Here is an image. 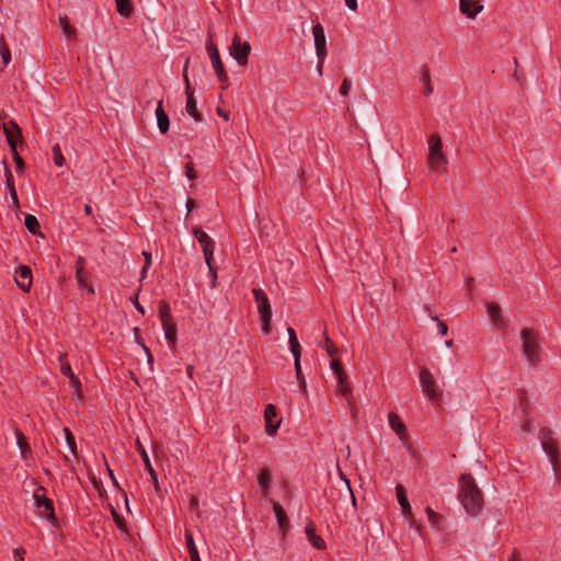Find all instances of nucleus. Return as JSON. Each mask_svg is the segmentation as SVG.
<instances>
[{
    "mask_svg": "<svg viewBox=\"0 0 561 561\" xmlns=\"http://www.w3.org/2000/svg\"><path fill=\"white\" fill-rule=\"evenodd\" d=\"M294 356V364H295V370L297 378H304L302 371H301V365H300V353L293 354Z\"/></svg>",
    "mask_w": 561,
    "mask_h": 561,
    "instance_id": "obj_42",
    "label": "nucleus"
},
{
    "mask_svg": "<svg viewBox=\"0 0 561 561\" xmlns=\"http://www.w3.org/2000/svg\"><path fill=\"white\" fill-rule=\"evenodd\" d=\"M25 226L28 229V231L32 232L33 234H36L39 228L38 220L33 215L25 216Z\"/></svg>",
    "mask_w": 561,
    "mask_h": 561,
    "instance_id": "obj_33",
    "label": "nucleus"
},
{
    "mask_svg": "<svg viewBox=\"0 0 561 561\" xmlns=\"http://www.w3.org/2000/svg\"><path fill=\"white\" fill-rule=\"evenodd\" d=\"M325 59H318L317 72L319 76L322 75L323 64Z\"/></svg>",
    "mask_w": 561,
    "mask_h": 561,
    "instance_id": "obj_55",
    "label": "nucleus"
},
{
    "mask_svg": "<svg viewBox=\"0 0 561 561\" xmlns=\"http://www.w3.org/2000/svg\"><path fill=\"white\" fill-rule=\"evenodd\" d=\"M12 154H13V159L16 164L18 171L19 172L23 171L25 168V163H24L23 159L20 157V154L18 153V150L15 149V152H12Z\"/></svg>",
    "mask_w": 561,
    "mask_h": 561,
    "instance_id": "obj_44",
    "label": "nucleus"
},
{
    "mask_svg": "<svg viewBox=\"0 0 561 561\" xmlns=\"http://www.w3.org/2000/svg\"><path fill=\"white\" fill-rule=\"evenodd\" d=\"M346 489H347V492L350 493V496L352 499V503L355 506L356 505V499H355V496H354V494H353V492H352V490L350 488L348 481H346Z\"/></svg>",
    "mask_w": 561,
    "mask_h": 561,
    "instance_id": "obj_56",
    "label": "nucleus"
},
{
    "mask_svg": "<svg viewBox=\"0 0 561 561\" xmlns=\"http://www.w3.org/2000/svg\"><path fill=\"white\" fill-rule=\"evenodd\" d=\"M9 192H10V197L12 199L13 206L19 207V198H18L16 190L12 188V190H9Z\"/></svg>",
    "mask_w": 561,
    "mask_h": 561,
    "instance_id": "obj_51",
    "label": "nucleus"
},
{
    "mask_svg": "<svg viewBox=\"0 0 561 561\" xmlns=\"http://www.w3.org/2000/svg\"><path fill=\"white\" fill-rule=\"evenodd\" d=\"M193 232L199 244L203 247V251L215 248L214 240L205 231L199 228H195Z\"/></svg>",
    "mask_w": 561,
    "mask_h": 561,
    "instance_id": "obj_22",
    "label": "nucleus"
},
{
    "mask_svg": "<svg viewBox=\"0 0 561 561\" xmlns=\"http://www.w3.org/2000/svg\"><path fill=\"white\" fill-rule=\"evenodd\" d=\"M62 432L65 433V438L67 442V445L69 447V450L76 456L77 455V445L73 435L68 428H64Z\"/></svg>",
    "mask_w": 561,
    "mask_h": 561,
    "instance_id": "obj_36",
    "label": "nucleus"
},
{
    "mask_svg": "<svg viewBox=\"0 0 561 561\" xmlns=\"http://www.w3.org/2000/svg\"><path fill=\"white\" fill-rule=\"evenodd\" d=\"M519 404H520V407H522L523 409H525V408H526V398H525V396H524V394H522V396L519 397Z\"/></svg>",
    "mask_w": 561,
    "mask_h": 561,
    "instance_id": "obj_60",
    "label": "nucleus"
},
{
    "mask_svg": "<svg viewBox=\"0 0 561 561\" xmlns=\"http://www.w3.org/2000/svg\"><path fill=\"white\" fill-rule=\"evenodd\" d=\"M402 508V514L408 519L411 527H415V529L421 534V525L416 524V520L412 514L411 505L410 503H403L400 505Z\"/></svg>",
    "mask_w": 561,
    "mask_h": 561,
    "instance_id": "obj_25",
    "label": "nucleus"
},
{
    "mask_svg": "<svg viewBox=\"0 0 561 561\" xmlns=\"http://www.w3.org/2000/svg\"><path fill=\"white\" fill-rule=\"evenodd\" d=\"M396 490H397V497H398L399 504L401 505L403 503H408L409 501L407 499V494H405L404 488L399 484V485H397Z\"/></svg>",
    "mask_w": 561,
    "mask_h": 561,
    "instance_id": "obj_41",
    "label": "nucleus"
},
{
    "mask_svg": "<svg viewBox=\"0 0 561 561\" xmlns=\"http://www.w3.org/2000/svg\"><path fill=\"white\" fill-rule=\"evenodd\" d=\"M305 531H306L309 542L314 548L320 549V550L325 548L324 540L316 534V526L312 520H308Z\"/></svg>",
    "mask_w": 561,
    "mask_h": 561,
    "instance_id": "obj_19",
    "label": "nucleus"
},
{
    "mask_svg": "<svg viewBox=\"0 0 561 561\" xmlns=\"http://www.w3.org/2000/svg\"><path fill=\"white\" fill-rule=\"evenodd\" d=\"M69 381H70L71 388L73 389V393L80 398L81 397V393H80L81 383H80L79 378L76 377L73 374L69 377Z\"/></svg>",
    "mask_w": 561,
    "mask_h": 561,
    "instance_id": "obj_38",
    "label": "nucleus"
},
{
    "mask_svg": "<svg viewBox=\"0 0 561 561\" xmlns=\"http://www.w3.org/2000/svg\"><path fill=\"white\" fill-rule=\"evenodd\" d=\"M287 333H288V337H289V345H290L291 354L300 353V345H299V342L297 340L294 329L288 328Z\"/></svg>",
    "mask_w": 561,
    "mask_h": 561,
    "instance_id": "obj_32",
    "label": "nucleus"
},
{
    "mask_svg": "<svg viewBox=\"0 0 561 561\" xmlns=\"http://www.w3.org/2000/svg\"><path fill=\"white\" fill-rule=\"evenodd\" d=\"M299 387L302 391L306 390V387H307V383H306V380H305V377L304 378H299Z\"/></svg>",
    "mask_w": 561,
    "mask_h": 561,
    "instance_id": "obj_59",
    "label": "nucleus"
},
{
    "mask_svg": "<svg viewBox=\"0 0 561 561\" xmlns=\"http://www.w3.org/2000/svg\"><path fill=\"white\" fill-rule=\"evenodd\" d=\"M0 55H1L3 65H5V66L9 65V62L11 61V51L4 41L3 35L0 37Z\"/></svg>",
    "mask_w": 561,
    "mask_h": 561,
    "instance_id": "obj_29",
    "label": "nucleus"
},
{
    "mask_svg": "<svg viewBox=\"0 0 561 561\" xmlns=\"http://www.w3.org/2000/svg\"><path fill=\"white\" fill-rule=\"evenodd\" d=\"M186 176L190 179V180H194L196 178V173L195 171L193 170L192 167L190 165H186Z\"/></svg>",
    "mask_w": 561,
    "mask_h": 561,
    "instance_id": "obj_54",
    "label": "nucleus"
},
{
    "mask_svg": "<svg viewBox=\"0 0 561 561\" xmlns=\"http://www.w3.org/2000/svg\"><path fill=\"white\" fill-rule=\"evenodd\" d=\"M76 279L80 288H87L89 294L94 293L93 287L88 284L87 272L83 270L82 266L77 267Z\"/></svg>",
    "mask_w": 561,
    "mask_h": 561,
    "instance_id": "obj_23",
    "label": "nucleus"
},
{
    "mask_svg": "<svg viewBox=\"0 0 561 561\" xmlns=\"http://www.w3.org/2000/svg\"><path fill=\"white\" fill-rule=\"evenodd\" d=\"M274 512L278 522V525L282 529H285L287 526V517L284 508L278 504L274 503Z\"/></svg>",
    "mask_w": 561,
    "mask_h": 561,
    "instance_id": "obj_28",
    "label": "nucleus"
},
{
    "mask_svg": "<svg viewBox=\"0 0 561 561\" xmlns=\"http://www.w3.org/2000/svg\"><path fill=\"white\" fill-rule=\"evenodd\" d=\"M156 115H157V123H158L159 130L162 134L167 133L169 130V117L165 114V112L163 111L161 101L158 103V107L156 110Z\"/></svg>",
    "mask_w": 561,
    "mask_h": 561,
    "instance_id": "obj_21",
    "label": "nucleus"
},
{
    "mask_svg": "<svg viewBox=\"0 0 561 561\" xmlns=\"http://www.w3.org/2000/svg\"><path fill=\"white\" fill-rule=\"evenodd\" d=\"M44 488L39 486L34 492L33 497L37 510V515L47 520L55 519L53 502L45 496Z\"/></svg>",
    "mask_w": 561,
    "mask_h": 561,
    "instance_id": "obj_6",
    "label": "nucleus"
},
{
    "mask_svg": "<svg viewBox=\"0 0 561 561\" xmlns=\"http://www.w3.org/2000/svg\"><path fill=\"white\" fill-rule=\"evenodd\" d=\"M253 296L257 306V311L263 322L262 330L265 334H267L270 333V322L272 319V308L270 300L265 291L261 288H254Z\"/></svg>",
    "mask_w": 561,
    "mask_h": 561,
    "instance_id": "obj_5",
    "label": "nucleus"
},
{
    "mask_svg": "<svg viewBox=\"0 0 561 561\" xmlns=\"http://www.w3.org/2000/svg\"><path fill=\"white\" fill-rule=\"evenodd\" d=\"M137 450L139 451L140 456L142 458V461H144V463L146 466L147 471L149 472V474L151 477V480H152V482L154 484L156 490L159 491V482H158L157 472L152 468L150 459H149V456H148L145 447L139 442V439L137 440Z\"/></svg>",
    "mask_w": 561,
    "mask_h": 561,
    "instance_id": "obj_18",
    "label": "nucleus"
},
{
    "mask_svg": "<svg viewBox=\"0 0 561 561\" xmlns=\"http://www.w3.org/2000/svg\"><path fill=\"white\" fill-rule=\"evenodd\" d=\"M352 88V81L348 78H345L342 82V85L340 88V93L342 95H347L350 90Z\"/></svg>",
    "mask_w": 561,
    "mask_h": 561,
    "instance_id": "obj_46",
    "label": "nucleus"
},
{
    "mask_svg": "<svg viewBox=\"0 0 561 561\" xmlns=\"http://www.w3.org/2000/svg\"><path fill=\"white\" fill-rule=\"evenodd\" d=\"M250 50V44L247 42H241L240 37L234 35L233 41L229 46V54L237 60L240 66L247 65Z\"/></svg>",
    "mask_w": 561,
    "mask_h": 561,
    "instance_id": "obj_8",
    "label": "nucleus"
},
{
    "mask_svg": "<svg viewBox=\"0 0 561 561\" xmlns=\"http://www.w3.org/2000/svg\"><path fill=\"white\" fill-rule=\"evenodd\" d=\"M488 314L493 322V324L497 329H504L506 325V317L503 313V310L499 305L495 302H488L486 304Z\"/></svg>",
    "mask_w": 561,
    "mask_h": 561,
    "instance_id": "obj_14",
    "label": "nucleus"
},
{
    "mask_svg": "<svg viewBox=\"0 0 561 561\" xmlns=\"http://www.w3.org/2000/svg\"><path fill=\"white\" fill-rule=\"evenodd\" d=\"M522 431H525V432H528L530 430V424L529 422H524V424L522 425Z\"/></svg>",
    "mask_w": 561,
    "mask_h": 561,
    "instance_id": "obj_62",
    "label": "nucleus"
},
{
    "mask_svg": "<svg viewBox=\"0 0 561 561\" xmlns=\"http://www.w3.org/2000/svg\"><path fill=\"white\" fill-rule=\"evenodd\" d=\"M135 307H136V308H137V310H139L141 313H145V309H144V307H142L138 301H136V302H135Z\"/></svg>",
    "mask_w": 561,
    "mask_h": 561,
    "instance_id": "obj_64",
    "label": "nucleus"
},
{
    "mask_svg": "<svg viewBox=\"0 0 561 561\" xmlns=\"http://www.w3.org/2000/svg\"><path fill=\"white\" fill-rule=\"evenodd\" d=\"M54 160L57 165H62L64 163V157L58 147L54 148Z\"/></svg>",
    "mask_w": 561,
    "mask_h": 561,
    "instance_id": "obj_47",
    "label": "nucleus"
},
{
    "mask_svg": "<svg viewBox=\"0 0 561 561\" xmlns=\"http://www.w3.org/2000/svg\"><path fill=\"white\" fill-rule=\"evenodd\" d=\"M330 367H331V369L333 370V373H334V375L336 377L339 392L342 396L348 398L351 396V389H350L348 386L345 385V382L347 380V376L344 373V370H343V368L341 366V363L337 359H332L331 364H330Z\"/></svg>",
    "mask_w": 561,
    "mask_h": 561,
    "instance_id": "obj_12",
    "label": "nucleus"
},
{
    "mask_svg": "<svg viewBox=\"0 0 561 561\" xmlns=\"http://www.w3.org/2000/svg\"><path fill=\"white\" fill-rule=\"evenodd\" d=\"M115 2H116L117 12L121 15L128 18L131 14L133 5L129 0H115Z\"/></svg>",
    "mask_w": 561,
    "mask_h": 561,
    "instance_id": "obj_27",
    "label": "nucleus"
},
{
    "mask_svg": "<svg viewBox=\"0 0 561 561\" xmlns=\"http://www.w3.org/2000/svg\"><path fill=\"white\" fill-rule=\"evenodd\" d=\"M160 319L162 323H168L171 320L170 307L168 304L161 301L159 307Z\"/></svg>",
    "mask_w": 561,
    "mask_h": 561,
    "instance_id": "obj_35",
    "label": "nucleus"
},
{
    "mask_svg": "<svg viewBox=\"0 0 561 561\" xmlns=\"http://www.w3.org/2000/svg\"><path fill=\"white\" fill-rule=\"evenodd\" d=\"M323 347L327 350V352L329 353V355L331 357L334 356L336 350L332 346V344H331V342H330V340L328 337L325 340V344L323 345Z\"/></svg>",
    "mask_w": 561,
    "mask_h": 561,
    "instance_id": "obj_50",
    "label": "nucleus"
},
{
    "mask_svg": "<svg viewBox=\"0 0 561 561\" xmlns=\"http://www.w3.org/2000/svg\"><path fill=\"white\" fill-rule=\"evenodd\" d=\"M522 350L525 359L535 365L540 360V345L538 335L530 329H523L520 332Z\"/></svg>",
    "mask_w": 561,
    "mask_h": 561,
    "instance_id": "obj_3",
    "label": "nucleus"
},
{
    "mask_svg": "<svg viewBox=\"0 0 561 561\" xmlns=\"http://www.w3.org/2000/svg\"><path fill=\"white\" fill-rule=\"evenodd\" d=\"M217 113H218V115H220L221 117H224L226 121H228V119H229V115H228L227 113L222 112V111H221V108H218V110H217Z\"/></svg>",
    "mask_w": 561,
    "mask_h": 561,
    "instance_id": "obj_61",
    "label": "nucleus"
},
{
    "mask_svg": "<svg viewBox=\"0 0 561 561\" xmlns=\"http://www.w3.org/2000/svg\"><path fill=\"white\" fill-rule=\"evenodd\" d=\"M190 558L191 561H201L196 547H191Z\"/></svg>",
    "mask_w": 561,
    "mask_h": 561,
    "instance_id": "obj_52",
    "label": "nucleus"
},
{
    "mask_svg": "<svg viewBox=\"0 0 561 561\" xmlns=\"http://www.w3.org/2000/svg\"><path fill=\"white\" fill-rule=\"evenodd\" d=\"M421 80L424 84V93L431 95L433 93V87L431 84L430 69L425 66L421 69Z\"/></svg>",
    "mask_w": 561,
    "mask_h": 561,
    "instance_id": "obj_26",
    "label": "nucleus"
},
{
    "mask_svg": "<svg viewBox=\"0 0 561 561\" xmlns=\"http://www.w3.org/2000/svg\"><path fill=\"white\" fill-rule=\"evenodd\" d=\"M1 128L3 129L11 152H15L16 142L22 139L21 129L14 122L3 123Z\"/></svg>",
    "mask_w": 561,
    "mask_h": 561,
    "instance_id": "obj_13",
    "label": "nucleus"
},
{
    "mask_svg": "<svg viewBox=\"0 0 561 561\" xmlns=\"http://www.w3.org/2000/svg\"><path fill=\"white\" fill-rule=\"evenodd\" d=\"M15 436H16V444L21 451V456H22V458L25 459L27 457V454L31 451V447L27 444L24 435L18 428H15Z\"/></svg>",
    "mask_w": 561,
    "mask_h": 561,
    "instance_id": "obj_24",
    "label": "nucleus"
},
{
    "mask_svg": "<svg viewBox=\"0 0 561 561\" xmlns=\"http://www.w3.org/2000/svg\"><path fill=\"white\" fill-rule=\"evenodd\" d=\"M186 207H187L188 213L192 211V209L194 208V202L193 201H188L187 204H186Z\"/></svg>",
    "mask_w": 561,
    "mask_h": 561,
    "instance_id": "obj_63",
    "label": "nucleus"
},
{
    "mask_svg": "<svg viewBox=\"0 0 561 561\" xmlns=\"http://www.w3.org/2000/svg\"><path fill=\"white\" fill-rule=\"evenodd\" d=\"M59 22H60V26L62 28L64 34L69 39L76 38V28L68 23L67 18L66 16L65 18H60Z\"/></svg>",
    "mask_w": 561,
    "mask_h": 561,
    "instance_id": "obj_31",
    "label": "nucleus"
},
{
    "mask_svg": "<svg viewBox=\"0 0 561 561\" xmlns=\"http://www.w3.org/2000/svg\"><path fill=\"white\" fill-rule=\"evenodd\" d=\"M539 439L541 447L546 455L548 456L553 471L558 474L559 471V451L556 439L552 437V431L550 428L543 427L539 432Z\"/></svg>",
    "mask_w": 561,
    "mask_h": 561,
    "instance_id": "obj_4",
    "label": "nucleus"
},
{
    "mask_svg": "<svg viewBox=\"0 0 561 561\" xmlns=\"http://www.w3.org/2000/svg\"><path fill=\"white\" fill-rule=\"evenodd\" d=\"M162 327H163L164 335H165V339L168 340V342L171 344H174L175 339H176L175 325L172 324L171 322H168V323H162Z\"/></svg>",
    "mask_w": 561,
    "mask_h": 561,
    "instance_id": "obj_30",
    "label": "nucleus"
},
{
    "mask_svg": "<svg viewBox=\"0 0 561 561\" xmlns=\"http://www.w3.org/2000/svg\"><path fill=\"white\" fill-rule=\"evenodd\" d=\"M186 540H187L188 552H191V547H196V546H195L194 540L191 535H187Z\"/></svg>",
    "mask_w": 561,
    "mask_h": 561,
    "instance_id": "obj_57",
    "label": "nucleus"
},
{
    "mask_svg": "<svg viewBox=\"0 0 561 561\" xmlns=\"http://www.w3.org/2000/svg\"><path fill=\"white\" fill-rule=\"evenodd\" d=\"M59 360H60V370H61L62 375L67 376L68 378L71 375H73L70 364L64 360L62 355L59 356Z\"/></svg>",
    "mask_w": 561,
    "mask_h": 561,
    "instance_id": "obj_39",
    "label": "nucleus"
},
{
    "mask_svg": "<svg viewBox=\"0 0 561 561\" xmlns=\"http://www.w3.org/2000/svg\"><path fill=\"white\" fill-rule=\"evenodd\" d=\"M312 34L314 38V48L316 55L318 59H325L327 57V41L324 35V30L321 24H316L312 27Z\"/></svg>",
    "mask_w": 561,
    "mask_h": 561,
    "instance_id": "obj_11",
    "label": "nucleus"
},
{
    "mask_svg": "<svg viewBox=\"0 0 561 561\" xmlns=\"http://www.w3.org/2000/svg\"><path fill=\"white\" fill-rule=\"evenodd\" d=\"M426 514L431 525L433 527H437L440 520V516L437 513H435L431 507H426Z\"/></svg>",
    "mask_w": 561,
    "mask_h": 561,
    "instance_id": "obj_37",
    "label": "nucleus"
},
{
    "mask_svg": "<svg viewBox=\"0 0 561 561\" xmlns=\"http://www.w3.org/2000/svg\"><path fill=\"white\" fill-rule=\"evenodd\" d=\"M16 285L24 291H27L32 285V272L31 268L22 265L15 272Z\"/></svg>",
    "mask_w": 561,
    "mask_h": 561,
    "instance_id": "obj_16",
    "label": "nucleus"
},
{
    "mask_svg": "<svg viewBox=\"0 0 561 561\" xmlns=\"http://www.w3.org/2000/svg\"><path fill=\"white\" fill-rule=\"evenodd\" d=\"M142 254H144V255H145V257H146V264H145V266H144V268H142V271H141V277L144 278V277H145V274H146V272H147V270H148V267H149V265L151 264V254H150V253H148V252H144Z\"/></svg>",
    "mask_w": 561,
    "mask_h": 561,
    "instance_id": "obj_49",
    "label": "nucleus"
},
{
    "mask_svg": "<svg viewBox=\"0 0 561 561\" xmlns=\"http://www.w3.org/2000/svg\"><path fill=\"white\" fill-rule=\"evenodd\" d=\"M345 1V4L346 7L352 10V11H356L357 10V0H344Z\"/></svg>",
    "mask_w": 561,
    "mask_h": 561,
    "instance_id": "obj_53",
    "label": "nucleus"
},
{
    "mask_svg": "<svg viewBox=\"0 0 561 561\" xmlns=\"http://www.w3.org/2000/svg\"><path fill=\"white\" fill-rule=\"evenodd\" d=\"M203 252H204L205 261L209 268V272H210L211 278H213V283H214L216 279V274H215L214 267H213L214 249H207V250H204Z\"/></svg>",
    "mask_w": 561,
    "mask_h": 561,
    "instance_id": "obj_34",
    "label": "nucleus"
},
{
    "mask_svg": "<svg viewBox=\"0 0 561 561\" xmlns=\"http://www.w3.org/2000/svg\"><path fill=\"white\" fill-rule=\"evenodd\" d=\"M268 480H270V474H268L267 470H263L261 472V474L259 476V483L264 492H266V490H267Z\"/></svg>",
    "mask_w": 561,
    "mask_h": 561,
    "instance_id": "obj_40",
    "label": "nucleus"
},
{
    "mask_svg": "<svg viewBox=\"0 0 561 561\" xmlns=\"http://www.w3.org/2000/svg\"><path fill=\"white\" fill-rule=\"evenodd\" d=\"M427 144V164L430 169L440 174L445 173V165L448 162V158L443 151V142L440 136L438 134H432L428 137Z\"/></svg>",
    "mask_w": 561,
    "mask_h": 561,
    "instance_id": "obj_2",
    "label": "nucleus"
},
{
    "mask_svg": "<svg viewBox=\"0 0 561 561\" xmlns=\"http://www.w3.org/2000/svg\"><path fill=\"white\" fill-rule=\"evenodd\" d=\"M275 417H276V408L273 404H268L264 411V419H265V430L270 436H273L277 432V430L280 425V420L274 421Z\"/></svg>",
    "mask_w": 561,
    "mask_h": 561,
    "instance_id": "obj_15",
    "label": "nucleus"
},
{
    "mask_svg": "<svg viewBox=\"0 0 561 561\" xmlns=\"http://www.w3.org/2000/svg\"><path fill=\"white\" fill-rule=\"evenodd\" d=\"M4 173H5V182H7L8 188L9 190L15 188L14 182H13V175L8 165H5V168H4Z\"/></svg>",
    "mask_w": 561,
    "mask_h": 561,
    "instance_id": "obj_43",
    "label": "nucleus"
},
{
    "mask_svg": "<svg viewBox=\"0 0 561 561\" xmlns=\"http://www.w3.org/2000/svg\"><path fill=\"white\" fill-rule=\"evenodd\" d=\"M458 497L468 514L476 516L480 513L484 502L483 495L470 474L461 476Z\"/></svg>",
    "mask_w": 561,
    "mask_h": 561,
    "instance_id": "obj_1",
    "label": "nucleus"
},
{
    "mask_svg": "<svg viewBox=\"0 0 561 561\" xmlns=\"http://www.w3.org/2000/svg\"><path fill=\"white\" fill-rule=\"evenodd\" d=\"M207 51L209 55L211 66L215 69L218 79L220 81H226L227 73H226V71L224 69V65L220 60L219 50L213 42L207 43Z\"/></svg>",
    "mask_w": 561,
    "mask_h": 561,
    "instance_id": "obj_10",
    "label": "nucleus"
},
{
    "mask_svg": "<svg viewBox=\"0 0 561 561\" xmlns=\"http://www.w3.org/2000/svg\"><path fill=\"white\" fill-rule=\"evenodd\" d=\"M420 382L423 392L427 396L430 400L436 401L440 398V390L438 389L436 381L428 369H421Z\"/></svg>",
    "mask_w": 561,
    "mask_h": 561,
    "instance_id": "obj_7",
    "label": "nucleus"
},
{
    "mask_svg": "<svg viewBox=\"0 0 561 561\" xmlns=\"http://www.w3.org/2000/svg\"><path fill=\"white\" fill-rule=\"evenodd\" d=\"M431 319H432L433 321H437V328H438V332H439V334H440V335H446V334H447V332H448V327H447L444 322L438 321V318H437L436 316H432V314H431Z\"/></svg>",
    "mask_w": 561,
    "mask_h": 561,
    "instance_id": "obj_45",
    "label": "nucleus"
},
{
    "mask_svg": "<svg viewBox=\"0 0 561 561\" xmlns=\"http://www.w3.org/2000/svg\"><path fill=\"white\" fill-rule=\"evenodd\" d=\"M459 10L469 19H474L483 10V5L479 1L460 0Z\"/></svg>",
    "mask_w": 561,
    "mask_h": 561,
    "instance_id": "obj_17",
    "label": "nucleus"
},
{
    "mask_svg": "<svg viewBox=\"0 0 561 561\" xmlns=\"http://www.w3.org/2000/svg\"><path fill=\"white\" fill-rule=\"evenodd\" d=\"M23 552H24V550H21V549H15L13 551V553H14V556L16 558V561H23V559L21 558V553H23Z\"/></svg>",
    "mask_w": 561,
    "mask_h": 561,
    "instance_id": "obj_58",
    "label": "nucleus"
},
{
    "mask_svg": "<svg viewBox=\"0 0 561 561\" xmlns=\"http://www.w3.org/2000/svg\"><path fill=\"white\" fill-rule=\"evenodd\" d=\"M112 513H113V517H114V520H115V524L117 525V527H119L121 529H124L125 528L124 518L121 515H118L115 511H113Z\"/></svg>",
    "mask_w": 561,
    "mask_h": 561,
    "instance_id": "obj_48",
    "label": "nucleus"
},
{
    "mask_svg": "<svg viewBox=\"0 0 561 561\" xmlns=\"http://www.w3.org/2000/svg\"><path fill=\"white\" fill-rule=\"evenodd\" d=\"M183 77H184V81H185V94L187 98L185 110L188 115L194 117L195 121L199 122V121H202V115L197 112V105H196V101L194 99V90L192 89L188 77H187V62L185 64L184 69H183Z\"/></svg>",
    "mask_w": 561,
    "mask_h": 561,
    "instance_id": "obj_9",
    "label": "nucleus"
},
{
    "mask_svg": "<svg viewBox=\"0 0 561 561\" xmlns=\"http://www.w3.org/2000/svg\"><path fill=\"white\" fill-rule=\"evenodd\" d=\"M390 427L399 435L400 439L403 440L405 436V426L396 413H390L389 416Z\"/></svg>",
    "mask_w": 561,
    "mask_h": 561,
    "instance_id": "obj_20",
    "label": "nucleus"
}]
</instances>
